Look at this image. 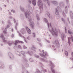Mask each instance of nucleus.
Returning a JSON list of instances; mask_svg holds the SVG:
<instances>
[{"mask_svg":"<svg viewBox=\"0 0 73 73\" xmlns=\"http://www.w3.org/2000/svg\"><path fill=\"white\" fill-rule=\"evenodd\" d=\"M42 1L41 0H38V6H40V8L41 7L42 9Z\"/></svg>","mask_w":73,"mask_h":73,"instance_id":"1","label":"nucleus"},{"mask_svg":"<svg viewBox=\"0 0 73 73\" xmlns=\"http://www.w3.org/2000/svg\"><path fill=\"white\" fill-rule=\"evenodd\" d=\"M29 21L30 22V26L32 27V28H33L34 26V23H33V22H31V17H29Z\"/></svg>","mask_w":73,"mask_h":73,"instance_id":"2","label":"nucleus"},{"mask_svg":"<svg viewBox=\"0 0 73 73\" xmlns=\"http://www.w3.org/2000/svg\"><path fill=\"white\" fill-rule=\"evenodd\" d=\"M20 42H21V43H22V44H23L24 43V42H20L18 40H16L15 41V43H14V44L15 45H17V44H18V43H20Z\"/></svg>","mask_w":73,"mask_h":73,"instance_id":"3","label":"nucleus"},{"mask_svg":"<svg viewBox=\"0 0 73 73\" xmlns=\"http://www.w3.org/2000/svg\"><path fill=\"white\" fill-rule=\"evenodd\" d=\"M26 29L28 33H29V34H31V30L29 29L27 27H26Z\"/></svg>","mask_w":73,"mask_h":73,"instance_id":"4","label":"nucleus"},{"mask_svg":"<svg viewBox=\"0 0 73 73\" xmlns=\"http://www.w3.org/2000/svg\"><path fill=\"white\" fill-rule=\"evenodd\" d=\"M33 5L35 6L36 5V0H32Z\"/></svg>","mask_w":73,"mask_h":73,"instance_id":"5","label":"nucleus"},{"mask_svg":"<svg viewBox=\"0 0 73 73\" xmlns=\"http://www.w3.org/2000/svg\"><path fill=\"white\" fill-rule=\"evenodd\" d=\"M56 15H58V12L57 10H56Z\"/></svg>","mask_w":73,"mask_h":73,"instance_id":"6","label":"nucleus"},{"mask_svg":"<svg viewBox=\"0 0 73 73\" xmlns=\"http://www.w3.org/2000/svg\"><path fill=\"white\" fill-rule=\"evenodd\" d=\"M65 54L66 56H68V53L67 51H65Z\"/></svg>","mask_w":73,"mask_h":73,"instance_id":"7","label":"nucleus"},{"mask_svg":"<svg viewBox=\"0 0 73 73\" xmlns=\"http://www.w3.org/2000/svg\"><path fill=\"white\" fill-rule=\"evenodd\" d=\"M68 33L70 35H72V32L69 31H68Z\"/></svg>","mask_w":73,"mask_h":73,"instance_id":"8","label":"nucleus"},{"mask_svg":"<svg viewBox=\"0 0 73 73\" xmlns=\"http://www.w3.org/2000/svg\"><path fill=\"white\" fill-rule=\"evenodd\" d=\"M25 15L26 16V17H27V16H29V14H27V13H25Z\"/></svg>","mask_w":73,"mask_h":73,"instance_id":"9","label":"nucleus"},{"mask_svg":"<svg viewBox=\"0 0 73 73\" xmlns=\"http://www.w3.org/2000/svg\"><path fill=\"white\" fill-rule=\"evenodd\" d=\"M52 72L53 73H55V71H54V70L52 69Z\"/></svg>","mask_w":73,"mask_h":73,"instance_id":"10","label":"nucleus"},{"mask_svg":"<svg viewBox=\"0 0 73 73\" xmlns=\"http://www.w3.org/2000/svg\"><path fill=\"white\" fill-rule=\"evenodd\" d=\"M69 38H68V43L69 44H70V42H69Z\"/></svg>","mask_w":73,"mask_h":73,"instance_id":"11","label":"nucleus"},{"mask_svg":"<svg viewBox=\"0 0 73 73\" xmlns=\"http://www.w3.org/2000/svg\"><path fill=\"white\" fill-rule=\"evenodd\" d=\"M44 20H45V21H46V23H47L48 20H47V19H44Z\"/></svg>","mask_w":73,"mask_h":73,"instance_id":"12","label":"nucleus"},{"mask_svg":"<svg viewBox=\"0 0 73 73\" xmlns=\"http://www.w3.org/2000/svg\"><path fill=\"white\" fill-rule=\"evenodd\" d=\"M47 15L48 16V17H50V14H49V13H47Z\"/></svg>","mask_w":73,"mask_h":73,"instance_id":"13","label":"nucleus"},{"mask_svg":"<svg viewBox=\"0 0 73 73\" xmlns=\"http://www.w3.org/2000/svg\"><path fill=\"white\" fill-rule=\"evenodd\" d=\"M36 16H37V19L38 20H40L39 18L37 17V15Z\"/></svg>","mask_w":73,"mask_h":73,"instance_id":"14","label":"nucleus"},{"mask_svg":"<svg viewBox=\"0 0 73 73\" xmlns=\"http://www.w3.org/2000/svg\"><path fill=\"white\" fill-rule=\"evenodd\" d=\"M28 1H29V3H30V4H31V1L30 0H29Z\"/></svg>","mask_w":73,"mask_h":73,"instance_id":"15","label":"nucleus"},{"mask_svg":"<svg viewBox=\"0 0 73 73\" xmlns=\"http://www.w3.org/2000/svg\"><path fill=\"white\" fill-rule=\"evenodd\" d=\"M3 33H5H5H6V31H3Z\"/></svg>","mask_w":73,"mask_h":73,"instance_id":"16","label":"nucleus"},{"mask_svg":"<svg viewBox=\"0 0 73 73\" xmlns=\"http://www.w3.org/2000/svg\"><path fill=\"white\" fill-rule=\"evenodd\" d=\"M54 3H55V4H57V2L56 1H54Z\"/></svg>","mask_w":73,"mask_h":73,"instance_id":"17","label":"nucleus"},{"mask_svg":"<svg viewBox=\"0 0 73 73\" xmlns=\"http://www.w3.org/2000/svg\"><path fill=\"white\" fill-rule=\"evenodd\" d=\"M47 24H48V27H49V23H47Z\"/></svg>","mask_w":73,"mask_h":73,"instance_id":"18","label":"nucleus"},{"mask_svg":"<svg viewBox=\"0 0 73 73\" xmlns=\"http://www.w3.org/2000/svg\"><path fill=\"white\" fill-rule=\"evenodd\" d=\"M9 45L10 46V45H12V44L11 43H9Z\"/></svg>","mask_w":73,"mask_h":73,"instance_id":"19","label":"nucleus"},{"mask_svg":"<svg viewBox=\"0 0 73 73\" xmlns=\"http://www.w3.org/2000/svg\"><path fill=\"white\" fill-rule=\"evenodd\" d=\"M7 42V40H3V42Z\"/></svg>","mask_w":73,"mask_h":73,"instance_id":"20","label":"nucleus"},{"mask_svg":"<svg viewBox=\"0 0 73 73\" xmlns=\"http://www.w3.org/2000/svg\"><path fill=\"white\" fill-rule=\"evenodd\" d=\"M18 46H19V48H21V46H20V45H19Z\"/></svg>","mask_w":73,"mask_h":73,"instance_id":"21","label":"nucleus"},{"mask_svg":"<svg viewBox=\"0 0 73 73\" xmlns=\"http://www.w3.org/2000/svg\"><path fill=\"white\" fill-rule=\"evenodd\" d=\"M71 38H72V41H73V37H72V36L71 37Z\"/></svg>","mask_w":73,"mask_h":73,"instance_id":"22","label":"nucleus"},{"mask_svg":"<svg viewBox=\"0 0 73 73\" xmlns=\"http://www.w3.org/2000/svg\"><path fill=\"white\" fill-rule=\"evenodd\" d=\"M62 21H64V19H63V18H62Z\"/></svg>","mask_w":73,"mask_h":73,"instance_id":"23","label":"nucleus"},{"mask_svg":"<svg viewBox=\"0 0 73 73\" xmlns=\"http://www.w3.org/2000/svg\"><path fill=\"white\" fill-rule=\"evenodd\" d=\"M62 37H64V34H63V35H62Z\"/></svg>","mask_w":73,"mask_h":73,"instance_id":"24","label":"nucleus"},{"mask_svg":"<svg viewBox=\"0 0 73 73\" xmlns=\"http://www.w3.org/2000/svg\"><path fill=\"white\" fill-rule=\"evenodd\" d=\"M52 31H53V32H55V31H54V30H53V29H52Z\"/></svg>","mask_w":73,"mask_h":73,"instance_id":"25","label":"nucleus"},{"mask_svg":"<svg viewBox=\"0 0 73 73\" xmlns=\"http://www.w3.org/2000/svg\"><path fill=\"white\" fill-rule=\"evenodd\" d=\"M45 72H46V70H45Z\"/></svg>","mask_w":73,"mask_h":73,"instance_id":"26","label":"nucleus"},{"mask_svg":"<svg viewBox=\"0 0 73 73\" xmlns=\"http://www.w3.org/2000/svg\"><path fill=\"white\" fill-rule=\"evenodd\" d=\"M65 31H66V28H65Z\"/></svg>","mask_w":73,"mask_h":73,"instance_id":"27","label":"nucleus"},{"mask_svg":"<svg viewBox=\"0 0 73 73\" xmlns=\"http://www.w3.org/2000/svg\"><path fill=\"white\" fill-rule=\"evenodd\" d=\"M50 26L51 27V24H50Z\"/></svg>","mask_w":73,"mask_h":73,"instance_id":"28","label":"nucleus"},{"mask_svg":"<svg viewBox=\"0 0 73 73\" xmlns=\"http://www.w3.org/2000/svg\"><path fill=\"white\" fill-rule=\"evenodd\" d=\"M13 13L15 12V11H13Z\"/></svg>","mask_w":73,"mask_h":73,"instance_id":"29","label":"nucleus"},{"mask_svg":"<svg viewBox=\"0 0 73 73\" xmlns=\"http://www.w3.org/2000/svg\"><path fill=\"white\" fill-rule=\"evenodd\" d=\"M33 34L34 35V34H35V33H33Z\"/></svg>","mask_w":73,"mask_h":73,"instance_id":"30","label":"nucleus"},{"mask_svg":"<svg viewBox=\"0 0 73 73\" xmlns=\"http://www.w3.org/2000/svg\"><path fill=\"white\" fill-rule=\"evenodd\" d=\"M38 57H39V56H38Z\"/></svg>","mask_w":73,"mask_h":73,"instance_id":"31","label":"nucleus"},{"mask_svg":"<svg viewBox=\"0 0 73 73\" xmlns=\"http://www.w3.org/2000/svg\"><path fill=\"white\" fill-rule=\"evenodd\" d=\"M5 7H6V6H5Z\"/></svg>","mask_w":73,"mask_h":73,"instance_id":"32","label":"nucleus"},{"mask_svg":"<svg viewBox=\"0 0 73 73\" xmlns=\"http://www.w3.org/2000/svg\"><path fill=\"white\" fill-rule=\"evenodd\" d=\"M40 10H41V9L40 8Z\"/></svg>","mask_w":73,"mask_h":73,"instance_id":"33","label":"nucleus"},{"mask_svg":"<svg viewBox=\"0 0 73 73\" xmlns=\"http://www.w3.org/2000/svg\"><path fill=\"white\" fill-rule=\"evenodd\" d=\"M47 1H48V0H47Z\"/></svg>","mask_w":73,"mask_h":73,"instance_id":"34","label":"nucleus"},{"mask_svg":"<svg viewBox=\"0 0 73 73\" xmlns=\"http://www.w3.org/2000/svg\"><path fill=\"white\" fill-rule=\"evenodd\" d=\"M13 30V29H12V31Z\"/></svg>","mask_w":73,"mask_h":73,"instance_id":"35","label":"nucleus"}]
</instances>
